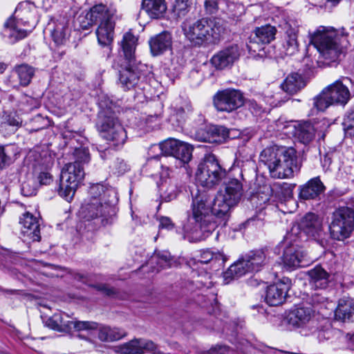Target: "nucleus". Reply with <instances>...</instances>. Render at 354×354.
Returning a JSON list of instances; mask_svg holds the SVG:
<instances>
[{
	"label": "nucleus",
	"mask_w": 354,
	"mask_h": 354,
	"mask_svg": "<svg viewBox=\"0 0 354 354\" xmlns=\"http://www.w3.org/2000/svg\"><path fill=\"white\" fill-rule=\"evenodd\" d=\"M3 35L8 37L9 42L15 43L25 38L27 36V31L18 28L15 19L10 17L4 24Z\"/></svg>",
	"instance_id": "4c0bfd02"
},
{
	"label": "nucleus",
	"mask_w": 354,
	"mask_h": 354,
	"mask_svg": "<svg viewBox=\"0 0 354 354\" xmlns=\"http://www.w3.org/2000/svg\"><path fill=\"white\" fill-rule=\"evenodd\" d=\"M37 190V183L33 178H28L21 184V192L22 195L25 196H32L36 195Z\"/></svg>",
	"instance_id": "3c124183"
},
{
	"label": "nucleus",
	"mask_w": 354,
	"mask_h": 354,
	"mask_svg": "<svg viewBox=\"0 0 354 354\" xmlns=\"http://www.w3.org/2000/svg\"><path fill=\"white\" fill-rule=\"evenodd\" d=\"M294 135L300 142L307 145L315 138V130L310 122H302L295 126Z\"/></svg>",
	"instance_id": "f704fd0d"
},
{
	"label": "nucleus",
	"mask_w": 354,
	"mask_h": 354,
	"mask_svg": "<svg viewBox=\"0 0 354 354\" xmlns=\"http://www.w3.org/2000/svg\"><path fill=\"white\" fill-rule=\"evenodd\" d=\"M90 277H91L87 274H83L80 272H77L74 274L75 279L88 285H91L89 283L91 281Z\"/></svg>",
	"instance_id": "e2e57ef3"
},
{
	"label": "nucleus",
	"mask_w": 354,
	"mask_h": 354,
	"mask_svg": "<svg viewBox=\"0 0 354 354\" xmlns=\"http://www.w3.org/2000/svg\"><path fill=\"white\" fill-rule=\"evenodd\" d=\"M97 338L103 342H112L121 339L125 337L126 332L118 327H111L108 325L98 324Z\"/></svg>",
	"instance_id": "c756f323"
},
{
	"label": "nucleus",
	"mask_w": 354,
	"mask_h": 354,
	"mask_svg": "<svg viewBox=\"0 0 354 354\" xmlns=\"http://www.w3.org/2000/svg\"><path fill=\"white\" fill-rule=\"evenodd\" d=\"M335 319L341 322L354 321V299H340L335 310Z\"/></svg>",
	"instance_id": "393cba45"
},
{
	"label": "nucleus",
	"mask_w": 354,
	"mask_h": 354,
	"mask_svg": "<svg viewBox=\"0 0 354 354\" xmlns=\"http://www.w3.org/2000/svg\"><path fill=\"white\" fill-rule=\"evenodd\" d=\"M188 0H176L174 6V11L178 16H184L187 12Z\"/></svg>",
	"instance_id": "6e6d98bb"
},
{
	"label": "nucleus",
	"mask_w": 354,
	"mask_h": 354,
	"mask_svg": "<svg viewBox=\"0 0 354 354\" xmlns=\"http://www.w3.org/2000/svg\"><path fill=\"white\" fill-rule=\"evenodd\" d=\"M178 145H179L178 140L169 138L160 142L158 145V148L161 151L162 153L166 156H169L168 158H171V156H175L176 149L177 148ZM167 158V157L165 158ZM162 165H167V159L163 161Z\"/></svg>",
	"instance_id": "c03bdc74"
},
{
	"label": "nucleus",
	"mask_w": 354,
	"mask_h": 354,
	"mask_svg": "<svg viewBox=\"0 0 354 354\" xmlns=\"http://www.w3.org/2000/svg\"><path fill=\"white\" fill-rule=\"evenodd\" d=\"M352 84L350 78L344 77L324 88L333 105H345L348 102L351 96L348 85Z\"/></svg>",
	"instance_id": "f3484780"
},
{
	"label": "nucleus",
	"mask_w": 354,
	"mask_h": 354,
	"mask_svg": "<svg viewBox=\"0 0 354 354\" xmlns=\"http://www.w3.org/2000/svg\"><path fill=\"white\" fill-rule=\"evenodd\" d=\"M155 261L160 268H166L171 266V256L167 251L156 252L151 261Z\"/></svg>",
	"instance_id": "de8ad7c7"
},
{
	"label": "nucleus",
	"mask_w": 354,
	"mask_h": 354,
	"mask_svg": "<svg viewBox=\"0 0 354 354\" xmlns=\"http://www.w3.org/2000/svg\"><path fill=\"white\" fill-rule=\"evenodd\" d=\"M330 237L337 241H344L354 232V207H340L333 214L329 225Z\"/></svg>",
	"instance_id": "9b49d317"
},
{
	"label": "nucleus",
	"mask_w": 354,
	"mask_h": 354,
	"mask_svg": "<svg viewBox=\"0 0 354 354\" xmlns=\"http://www.w3.org/2000/svg\"><path fill=\"white\" fill-rule=\"evenodd\" d=\"M97 289L108 296H111L115 294V290L106 285H99Z\"/></svg>",
	"instance_id": "338daca9"
},
{
	"label": "nucleus",
	"mask_w": 354,
	"mask_h": 354,
	"mask_svg": "<svg viewBox=\"0 0 354 354\" xmlns=\"http://www.w3.org/2000/svg\"><path fill=\"white\" fill-rule=\"evenodd\" d=\"M138 38L131 32H126L121 41L120 46L122 53L117 61L123 62L136 61L135 57V50L137 45Z\"/></svg>",
	"instance_id": "b1692460"
},
{
	"label": "nucleus",
	"mask_w": 354,
	"mask_h": 354,
	"mask_svg": "<svg viewBox=\"0 0 354 354\" xmlns=\"http://www.w3.org/2000/svg\"><path fill=\"white\" fill-rule=\"evenodd\" d=\"M98 328V323L92 321H80L77 319H73L71 332L78 333V337L81 339H84L93 344H95V342L91 339L86 337V336L82 335V333L86 332L89 334L93 330H96Z\"/></svg>",
	"instance_id": "58836bf2"
},
{
	"label": "nucleus",
	"mask_w": 354,
	"mask_h": 354,
	"mask_svg": "<svg viewBox=\"0 0 354 354\" xmlns=\"http://www.w3.org/2000/svg\"><path fill=\"white\" fill-rule=\"evenodd\" d=\"M310 262L311 260L297 243H291L285 248L283 263L287 269L295 270L300 267H306Z\"/></svg>",
	"instance_id": "2eb2a0df"
},
{
	"label": "nucleus",
	"mask_w": 354,
	"mask_h": 354,
	"mask_svg": "<svg viewBox=\"0 0 354 354\" xmlns=\"http://www.w3.org/2000/svg\"><path fill=\"white\" fill-rule=\"evenodd\" d=\"M347 36L344 28L339 30L332 26H320L310 35V43L328 64L337 61L346 53L349 46Z\"/></svg>",
	"instance_id": "7ed1b4c3"
},
{
	"label": "nucleus",
	"mask_w": 354,
	"mask_h": 354,
	"mask_svg": "<svg viewBox=\"0 0 354 354\" xmlns=\"http://www.w3.org/2000/svg\"><path fill=\"white\" fill-rule=\"evenodd\" d=\"M29 6L30 5L27 2L19 3L15 12L17 14V17L23 15L24 12H26Z\"/></svg>",
	"instance_id": "69168bd1"
},
{
	"label": "nucleus",
	"mask_w": 354,
	"mask_h": 354,
	"mask_svg": "<svg viewBox=\"0 0 354 354\" xmlns=\"http://www.w3.org/2000/svg\"><path fill=\"white\" fill-rule=\"evenodd\" d=\"M21 233L24 238L30 241H39L41 239L40 223L38 217L27 212L20 217Z\"/></svg>",
	"instance_id": "aec40b11"
},
{
	"label": "nucleus",
	"mask_w": 354,
	"mask_h": 354,
	"mask_svg": "<svg viewBox=\"0 0 354 354\" xmlns=\"http://www.w3.org/2000/svg\"><path fill=\"white\" fill-rule=\"evenodd\" d=\"M230 348L226 346H216L206 352V354H229Z\"/></svg>",
	"instance_id": "680f3d73"
},
{
	"label": "nucleus",
	"mask_w": 354,
	"mask_h": 354,
	"mask_svg": "<svg viewBox=\"0 0 354 354\" xmlns=\"http://www.w3.org/2000/svg\"><path fill=\"white\" fill-rule=\"evenodd\" d=\"M192 150L191 145L179 140L175 156L166 158L167 165H161V178L169 176V171H172L174 168L182 167L187 164L192 158Z\"/></svg>",
	"instance_id": "ddd939ff"
},
{
	"label": "nucleus",
	"mask_w": 354,
	"mask_h": 354,
	"mask_svg": "<svg viewBox=\"0 0 354 354\" xmlns=\"http://www.w3.org/2000/svg\"><path fill=\"white\" fill-rule=\"evenodd\" d=\"M38 180L41 185H49L53 181V176L46 171H41L38 176Z\"/></svg>",
	"instance_id": "bf43d9fd"
},
{
	"label": "nucleus",
	"mask_w": 354,
	"mask_h": 354,
	"mask_svg": "<svg viewBox=\"0 0 354 354\" xmlns=\"http://www.w3.org/2000/svg\"><path fill=\"white\" fill-rule=\"evenodd\" d=\"M190 84L193 86H198L203 81L202 74L197 70H192L189 73Z\"/></svg>",
	"instance_id": "4d7b16f0"
},
{
	"label": "nucleus",
	"mask_w": 354,
	"mask_h": 354,
	"mask_svg": "<svg viewBox=\"0 0 354 354\" xmlns=\"http://www.w3.org/2000/svg\"><path fill=\"white\" fill-rule=\"evenodd\" d=\"M22 124V120L16 113L4 112L0 118V131L14 133Z\"/></svg>",
	"instance_id": "72a5a7b5"
},
{
	"label": "nucleus",
	"mask_w": 354,
	"mask_h": 354,
	"mask_svg": "<svg viewBox=\"0 0 354 354\" xmlns=\"http://www.w3.org/2000/svg\"><path fill=\"white\" fill-rule=\"evenodd\" d=\"M306 86L302 76L297 73H290L281 84L282 89L288 94L293 95Z\"/></svg>",
	"instance_id": "e433bc0d"
},
{
	"label": "nucleus",
	"mask_w": 354,
	"mask_h": 354,
	"mask_svg": "<svg viewBox=\"0 0 354 354\" xmlns=\"http://www.w3.org/2000/svg\"><path fill=\"white\" fill-rule=\"evenodd\" d=\"M277 29L275 27L270 25H266L261 27H258L255 29L254 34L250 37V42L247 44L249 51L254 53L257 52L258 49L255 48V44H266L270 43L275 38ZM259 50H260L259 48Z\"/></svg>",
	"instance_id": "412c9836"
},
{
	"label": "nucleus",
	"mask_w": 354,
	"mask_h": 354,
	"mask_svg": "<svg viewBox=\"0 0 354 354\" xmlns=\"http://www.w3.org/2000/svg\"><path fill=\"white\" fill-rule=\"evenodd\" d=\"M27 160L35 171L47 169L53 164L52 158L46 151H31L27 156Z\"/></svg>",
	"instance_id": "7c9ffc66"
},
{
	"label": "nucleus",
	"mask_w": 354,
	"mask_h": 354,
	"mask_svg": "<svg viewBox=\"0 0 354 354\" xmlns=\"http://www.w3.org/2000/svg\"><path fill=\"white\" fill-rule=\"evenodd\" d=\"M115 20L102 21L96 30L98 43L101 46H109L113 39Z\"/></svg>",
	"instance_id": "473e14b6"
},
{
	"label": "nucleus",
	"mask_w": 354,
	"mask_h": 354,
	"mask_svg": "<svg viewBox=\"0 0 354 354\" xmlns=\"http://www.w3.org/2000/svg\"><path fill=\"white\" fill-rule=\"evenodd\" d=\"M230 131L223 126L209 125L205 127L203 140L210 143H223L230 138Z\"/></svg>",
	"instance_id": "c85d7f7f"
},
{
	"label": "nucleus",
	"mask_w": 354,
	"mask_h": 354,
	"mask_svg": "<svg viewBox=\"0 0 354 354\" xmlns=\"http://www.w3.org/2000/svg\"><path fill=\"white\" fill-rule=\"evenodd\" d=\"M321 162L324 168L328 169L332 162L330 156L329 154H325L324 157L321 158Z\"/></svg>",
	"instance_id": "774afa93"
},
{
	"label": "nucleus",
	"mask_w": 354,
	"mask_h": 354,
	"mask_svg": "<svg viewBox=\"0 0 354 354\" xmlns=\"http://www.w3.org/2000/svg\"><path fill=\"white\" fill-rule=\"evenodd\" d=\"M268 263L263 250H251L243 255L224 272L225 280L239 278L248 272H258Z\"/></svg>",
	"instance_id": "1a4fd4ad"
},
{
	"label": "nucleus",
	"mask_w": 354,
	"mask_h": 354,
	"mask_svg": "<svg viewBox=\"0 0 354 354\" xmlns=\"http://www.w3.org/2000/svg\"><path fill=\"white\" fill-rule=\"evenodd\" d=\"M160 189L162 191L160 196L162 200L165 202H169L177 198L178 194L180 192V187L175 182L171 180L167 184H162Z\"/></svg>",
	"instance_id": "79ce46f5"
},
{
	"label": "nucleus",
	"mask_w": 354,
	"mask_h": 354,
	"mask_svg": "<svg viewBox=\"0 0 354 354\" xmlns=\"http://www.w3.org/2000/svg\"><path fill=\"white\" fill-rule=\"evenodd\" d=\"M243 10V6L242 5L229 2L227 0H225V10H221V12L226 13L230 17L234 19L241 15Z\"/></svg>",
	"instance_id": "603ef678"
},
{
	"label": "nucleus",
	"mask_w": 354,
	"mask_h": 354,
	"mask_svg": "<svg viewBox=\"0 0 354 354\" xmlns=\"http://www.w3.org/2000/svg\"><path fill=\"white\" fill-rule=\"evenodd\" d=\"M73 319L65 313L59 312L48 318L45 324L47 327L54 330L71 333Z\"/></svg>",
	"instance_id": "5701e85b"
},
{
	"label": "nucleus",
	"mask_w": 354,
	"mask_h": 354,
	"mask_svg": "<svg viewBox=\"0 0 354 354\" xmlns=\"http://www.w3.org/2000/svg\"><path fill=\"white\" fill-rule=\"evenodd\" d=\"M191 108L189 106H186V110L184 108H179L177 109V115L183 118V115L186 113L189 114L190 120H193L197 126L203 124L205 122L204 115L200 112H192Z\"/></svg>",
	"instance_id": "09e8293b"
},
{
	"label": "nucleus",
	"mask_w": 354,
	"mask_h": 354,
	"mask_svg": "<svg viewBox=\"0 0 354 354\" xmlns=\"http://www.w3.org/2000/svg\"><path fill=\"white\" fill-rule=\"evenodd\" d=\"M204 6L207 14H216L221 10H225V0H205Z\"/></svg>",
	"instance_id": "49530a36"
},
{
	"label": "nucleus",
	"mask_w": 354,
	"mask_h": 354,
	"mask_svg": "<svg viewBox=\"0 0 354 354\" xmlns=\"http://www.w3.org/2000/svg\"><path fill=\"white\" fill-rule=\"evenodd\" d=\"M295 230H301L307 236L317 239L323 234L322 220L314 213L306 214L301 220L296 228L293 227L291 232L287 235L286 240H291V236Z\"/></svg>",
	"instance_id": "4468645a"
},
{
	"label": "nucleus",
	"mask_w": 354,
	"mask_h": 354,
	"mask_svg": "<svg viewBox=\"0 0 354 354\" xmlns=\"http://www.w3.org/2000/svg\"><path fill=\"white\" fill-rule=\"evenodd\" d=\"M118 198L115 189L97 183L91 185L88 198L80 209V216L87 221H95L98 224H112L116 217Z\"/></svg>",
	"instance_id": "f03ea898"
},
{
	"label": "nucleus",
	"mask_w": 354,
	"mask_h": 354,
	"mask_svg": "<svg viewBox=\"0 0 354 354\" xmlns=\"http://www.w3.org/2000/svg\"><path fill=\"white\" fill-rule=\"evenodd\" d=\"M342 125L346 135L354 136V107L344 117Z\"/></svg>",
	"instance_id": "864d4df0"
},
{
	"label": "nucleus",
	"mask_w": 354,
	"mask_h": 354,
	"mask_svg": "<svg viewBox=\"0 0 354 354\" xmlns=\"http://www.w3.org/2000/svg\"><path fill=\"white\" fill-rule=\"evenodd\" d=\"M112 171L118 175H122L129 170L128 165L123 159L117 158L110 166Z\"/></svg>",
	"instance_id": "5fc2aeb1"
},
{
	"label": "nucleus",
	"mask_w": 354,
	"mask_h": 354,
	"mask_svg": "<svg viewBox=\"0 0 354 354\" xmlns=\"http://www.w3.org/2000/svg\"><path fill=\"white\" fill-rule=\"evenodd\" d=\"M287 37L286 39L283 47L287 55H293L298 50V42L297 32L294 29L286 31Z\"/></svg>",
	"instance_id": "a18cd8bd"
},
{
	"label": "nucleus",
	"mask_w": 354,
	"mask_h": 354,
	"mask_svg": "<svg viewBox=\"0 0 354 354\" xmlns=\"http://www.w3.org/2000/svg\"><path fill=\"white\" fill-rule=\"evenodd\" d=\"M120 67L119 84L124 90L128 91L141 86L144 82H147L152 76L151 72L145 64L140 62L116 61L115 64Z\"/></svg>",
	"instance_id": "6e6552de"
},
{
	"label": "nucleus",
	"mask_w": 354,
	"mask_h": 354,
	"mask_svg": "<svg viewBox=\"0 0 354 354\" xmlns=\"http://www.w3.org/2000/svg\"><path fill=\"white\" fill-rule=\"evenodd\" d=\"M227 171L213 153L206 154L198 165L196 180L203 187L212 188L227 178Z\"/></svg>",
	"instance_id": "0eeeda50"
},
{
	"label": "nucleus",
	"mask_w": 354,
	"mask_h": 354,
	"mask_svg": "<svg viewBox=\"0 0 354 354\" xmlns=\"http://www.w3.org/2000/svg\"><path fill=\"white\" fill-rule=\"evenodd\" d=\"M50 32L52 39L57 46H64L69 39L71 29L68 22L62 19L53 22Z\"/></svg>",
	"instance_id": "a878e982"
},
{
	"label": "nucleus",
	"mask_w": 354,
	"mask_h": 354,
	"mask_svg": "<svg viewBox=\"0 0 354 354\" xmlns=\"http://www.w3.org/2000/svg\"><path fill=\"white\" fill-rule=\"evenodd\" d=\"M142 8L153 19L160 18L167 10L165 0H142Z\"/></svg>",
	"instance_id": "c9c22d12"
},
{
	"label": "nucleus",
	"mask_w": 354,
	"mask_h": 354,
	"mask_svg": "<svg viewBox=\"0 0 354 354\" xmlns=\"http://www.w3.org/2000/svg\"><path fill=\"white\" fill-rule=\"evenodd\" d=\"M74 157L75 162L66 164L62 170L57 189L58 194L68 202L72 201L84 177L83 165L90 160L88 149L85 147L75 149Z\"/></svg>",
	"instance_id": "39448f33"
},
{
	"label": "nucleus",
	"mask_w": 354,
	"mask_h": 354,
	"mask_svg": "<svg viewBox=\"0 0 354 354\" xmlns=\"http://www.w3.org/2000/svg\"><path fill=\"white\" fill-rule=\"evenodd\" d=\"M116 10L111 8L108 7L103 3H99L93 6L89 12L87 13L86 17L89 18L92 23H95L100 21H111L114 20V16Z\"/></svg>",
	"instance_id": "bb28decb"
},
{
	"label": "nucleus",
	"mask_w": 354,
	"mask_h": 354,
	"mask_svg": "<svg viewBox=\"0 0 354 354\" xmlns=\"http://www.w3.org/2000/svg\"><path fill=\"white\" fill-rule=\"evenodd\" d=\"M259 162L266 165L273 178H290L297 167L296 151L292 147L272 146L260 153Z\"/></svg>",
	"instance_id": "20e7f679"
},
{
	"label": "nucleus",
	"mask_w": 354,
	"mask_h": 354,
	"mask_svg": "<svg viewBox=\"0 0 354 354\" xmlns=\"http://www.w3.org/2000/svg\"><path fill=\"white\" fill-rule=\"evenodd\" d=\"M325 191L326 186L320 177L316 176L299 187V198L304 201H319Z\"/></svg>",
	"instance_id": "6ab92c4d"
},
{
	"label": "nucleus",
	"mask_w": 354,
	"mask_h": 354,
	"mask_svg": "<svg viewBox=\"0 0 354 354\" xmlns=\"http://www.w3.org/2000/svg\"><path fill=\"white\" fill-rule=\"evenodd\" d=\"M291 287V280L288 277H283L276 283L269 286L266 292V303L272 306L282 304L288 295Z\"/></svg>",
	"instance_id": "dca6fc26"
},
{
	"label": "nucleus",
	"mask_w": 354,
	"mask_h": 354,
	"mask_svg": "<svg viewBox=\"0 0 354 354\" xmlns=\"http://www.w3.org/2000/svg\"><path fill=\"white\" fill-rule=\"evenodd\" d=\"M97 127L111 145L117 149L123 147L127 139V132L113 113L109 110L101 111Z\"/></svg>",
	"instance_id": "9d476101"
},
{
	"label": "nucleus",
	"mask_w": 354,
	"mask_h": 354,
	"mask_svg": "<svg viewBox=\"0 0 354 354\" xmlns=\"http://www.w3.org/2000/svg\"><path fill=\"white\" fill-rule=\"evenodd\" d=\"M213 104L218 111L231 113L243 105L244 97L240 91L227 88L214 95Z\"/></svg>",
	"instance_id": "f8f14e48"
},
{
	"label": "nucleus",
	"mask_w": 354,
	"mask_h": 354,
	"mask_svg": "<svg viewBox=\"0 0 354 354\" xmlns=\"http://www.w3.org/2000/svg\"><path fill=\"white\" fill-rule=\"evenodd\" d=\"M224 30L223 25L216 19L203 18L184 28L186 37L198 46L211 39L218 40Z\"/></svg>",
	"instance_id": "423d86ee"
},
{
	"label": "nucleus",
	"mask_w": 354,
	"mask_h": 354,
	"mask_svg": "<svg viewBox=\"0 0 354 354\" xmlns=\"http://www.w3.org/2000/svg\"><path fill=\"white\" fill-rule=\"evenodd\" d=\"M242 196V183L236 178L229 179L224 190L218 192L213 201L205 191H192L191 208L187 212V220L183 224L189 241L205 240L218 225H225L231 209L239 203Z\"/></svg>",
	"instance_id": "f257e3e1"
},
{
	"label": "nucleus",
	"mask_w": 354,
	"mask_h": 354,
	"mask_svg": "<svg viewBox=\"0 0 354 354\" xmlns=\"http://www.w3.org/2000/svg\"><path fill=\"white\" fill-rule=\"evenodd\" d=\"M333 105L327 95V90H323L313 99L312 107L308 113L309 116L316 115L319 112H324L328 107Z\"/></svg>",
	"instance_id": "ea45409f"
},
{
	"label": "nucleus",
	"mask_w": 354,
	"mask_h": 354,
	"mask_svg": "<svg viewBox=\"0 0 354 354\" xmlns=\"http://www.w3.org/2000/svg\"><path fill=\"white\" fill-rule=\"evenodd\" d=\"M159 227L161 229L171 230L174 227V223L170 218L167 216H161L159 218Z\"/></svg>",
	"instance_id": "13d9d810"
},
{
	"label": "nucleus",
	"mask_w": 354,
	"mask_h": 354,
	"mask_svg": "<svg viewBox=\"0 0 354 354\" xmlns=\"http://www.w3.org/2000/svg\"><path fill=\"white\" fill-rule=\"evenodd\" d=\"M314 310L310 306H299L292 309L288 314V320L290 324L301 328L309 324L313 319Z\"/></svg>",
	"instance_id": "4be33fe9"
},
{
	"label": "nucleus",
	"mask_w": 354,
	"mask_h": 354,
	"mask_svg": "<svg viewBox=\"0 0 354 354\" xmlns=\"http://www.w3.org/2000/svg\"><path fill=\"white\" fill-rule=\"evenodd\" d=\"M335 330L332 328H326V330H322L318 332V339L321 341L330 339L333 335Z\"/></svg>",
	"instance_id": "052dcab7"
},
{
	"label": "nucleus",
	"mask_w": 354,
	"mask_h": 354,
	"mask_svg": "<svg viewBox=\"0 0 354 354\" xmlns=\"http://www.w3.org/2000/svg\"><path fill=\"white\" fill-rule=\"evenodd\" d=\"M240 56L238 44H231L214 55L210 59L212 64L218 70L232 66Z\"/></svg>",
	"instance_id": "a211bd4d"
},
{
	"label": "nucleus",
	"mask_w": 354,
	"mask_h": 354,
	"mask_svg": "<svg viewBox=\"0 0 354 354\" xmlns=\"http://www.w3.org/2000/svg\"><path fill=\"white\" fill-rule=\"evenodd\" d=\"M249 109L253 114L256 115L260 114L263 111L262 106L253 100L250 102Z\"/></svg>",
	"instance_id": "0e129e2a"
},
{
	"label": "nucleus",
	"mask_w": 354,
	"mask_h": 354,
	"mask_svg": "<svg viewBox=\"0 0 354 354\" xmlns=\"http://www.w3.org/2000/svg\"><path fill=\"white\" fill-rule=\"evenodd\" d=\"M149 46L153 55H159L171 46V37L167 32H163L151 39Z\"/></svg>",
	"instance_id": "2f4dec72"
},
{
	"label": "nucleus",
	"mask_w": 354,
	"mask_h": 354,
	"mask_svg": "<svg viewBox=\"0 0 354 354\" xmlns=\"http://www.w3.org/2000/svg\"><path fill=\"white\" fill-rule=\"evenodd\" d=\"M312 287L317 289H325L330 282V274L322 266H316L307 272Z\"/></svg>",
	"instance_id": "cd10ccee"
},
{
	"label": "nucleus",
	"mask_w": 354,
	"mask_h": 354,
	"mask_svg": "<svg viewBox=\"0 0 354 354\" xmlns=\"http://www.w3.org/2000/svg\"><path fill=\"white\" fill-rule=\"evenodd\" d=\"M197 261L201 263H208L211 261H215L219 265L223 266L227 261V257L223 252H214L209 250H206L201 252Z\"/></svg>",
	"instance_id": "37998d69"
},
{
	"label": "nucleus",
	"mask_w": 354,
	"mask_h": 354,
	"mask_svg": "<svg viewBox=\"0 0 354 354\" xmlns=\"http://www.w3.org/2000/svg\"><path fill=\"white\" fill-rule=\"evenodd\" d=\"M14 155L12 146L0 147V169L11 162Z\"/></svg>",
	"instance_id": "8fccbe9b"
},
{
	"label": "nucleus",
	"mask_w": 354,
	"mask_h": 354,
	"mask_svg": "<svg viewBox=\"0 0 354 354\" xmlns=\"http://www.w3.org/2000/svg\"><path fill=\"white\" fill-rule=\"evenodd\" d=\"M15 72L18 75L20 84L23 86H28L35 75L34 68L26 64L17 66Z\"/></svg>",
	"instance_id": "a19ab883"
}]
</instances>
